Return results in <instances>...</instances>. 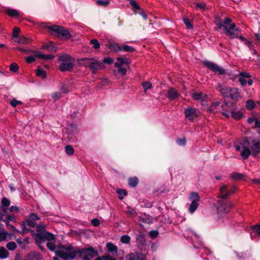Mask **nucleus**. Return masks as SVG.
I'll use <instances>...</instances> for the list:
<instances>
[{
	"instance_id": "dca6fc26",
	"label": "nucleus",
	"mask_w": 260,
	"mask_h": 260,
	"mask_svg": "<svg viewBox=\"0 0 260 260\" xmlns=\"http://www.w3.org/2000/svg\"><path fill=\"white\" fill-rule=\"evenodd\" d=\"M127 256L128 260H146L145 256L141 253H131Z\"/></svg>"
},
{
	"instance_id": "c756f323",
	"label": "nucleus",
	"mask_w": 260,
	"mask_h": 260,
	"mask_svg": "<svg viewBox=\"0 0 260 260\" xmlns=\"http://www.w3.org/2000/svg\"><path fill=\"white\" fill-rule=\"evenodd\" d=\"M192 96L195 100H202L205 99V95L203 92H193L192 94Z\"/></svg>"
},
{
	"instance_id": "20e7f679",
	"label": "nucleus",
	"mask_w": 260,
	"mask_h": 260,
	"mask_svg": "<svg viewBox=\"0 0 260 260\" xmlns=\"http://www.w3.org/2000/svg\"><path fill=\"white\" fill-rule=\"evenodd\" d=\"M203 63L204 66L210 69L215 74L222 75L225 74V70L224 69L213 62L206 60L203 61Z\"/></svg>"
},
{
	"instance_id": "e433bc0d",
	"label": "nucleus",
	"mask_w": 260,
	"mask_h": 260,
	"mask_svg": "<svg viewBox=\"0 0 260 260\" xmlns=\"http://www.w3.org/2000/svg\"><path fill=\"white\" fill-rule=\"evenodd\" d=\"M219 102H213L212 103L210 107L208 109V111L210 113L214 112V111L217 109L218 107L220 105Z\"/></svg>"
},
{
	"instance_id": "de8ad7c7",
	"label": "nucleus",
	"mask_w": 260,
	"mask_h": 260,
	"mask_svg": "<svg viewBox=\"0 0 260 260\" xmlns=\"http://www.w3.org/2000/svg\"><path fill=\"white\" fill-rule=\"evenodd\" d=\"M6 247L9 250H14L17 247V245L16 243L14 242H8L6 245Z\"/></svg>"
},
{
	"instance_id": "bf43d9fd",
	"label": "nucleus",
	"mask_w": 260,
	"mask_h": 260,
	"mask_svg": "<svg viewBox=\"0 0 260 260\" xmlns=\"http://www.w3.org/2000/svg\"><path fill=\"white\" fill-rule=\"evenodd\" d=\"M25 223L30 228H34L36 225V222L30 219H26Z\"/></svg>"
},
{
	"instance_id": "09e8293b",
	"label": "nucleus",
	"mask_w": 260,
	"mask_h": 260,
	"mask_svg": "<svg viewBox=\"0 0 260 260\" xmlns=\"http://www.w3.org/2000/svg\"><path fill=\"white\" fill-rule=\"evenodd\" d=\"M25 224H26V223H25V222H23V223L22 224H21V225L22 231L21 232H19L21 235H23L25 233H27L29 231H32L31 230L27 228L26 227Z\"/></svg>"
},
{
	"instance_id": "f8f14e48",
	"label": "nucleus",
	"mask_w": 260,
	"mask_h": 260,
	"mask_svg": "<svg viewBox=\"0 0 260 260\" xmlns=\"http://www.w3.org/2000/svg\"><path fill=\"white\" fill-rule=\"evenodd\" d=\"M117 62L114 63L115 68L120 67L123 65L128 66L131 63L130 59L126 57H118L116 58Z\"/></svg>"
},
{
	"instance_id": "a19ab883",
	"label": "nucleus",
	"mask_w": 260,
	"mask_h": 260,
	"mask_svg": "<svg viewBox=\"0 0 260 260\" xmlns=\"http://www.w3.org/2000/svg\"><path fill=\"white\" fill-rule=\"evenodd\" d=\"M121 51L131 53L134 52L135 51V49L134 47L127 45H124L122 46Z\"/></svg>"
},
{
	"instance_id": "0eeeda50",
	"label": "nucleus",
	"mask_w": 260,
	"mask_h": 260,
	"mask_svg": "<svg viewBox=\"0 0 260 260\" xmlns=\"http://www.w3.org/2000/svg\"><path fill=\"white\" fill-rule=\"evenodd\" d=\"M90 65L89 70L93 75L96 74L98 71L103 70L105 68L103 62H101L95 58H94Z\"/></svg>"
},
{
	"instance_id": "6e6552de",
	"label": "nucleus",
	"mask_w": 260,
	"mask_h": 260,
	"mask_svg": "<svg viewBox=\"0 0 260 260\" xmlns=\"http://www.w3.org/2000/svg\"><path fill=\"white\" fill-rule=\"evenodd\" d=\"M55 255L64 260H68V258L73 259L77 255L76 251H73L71 252H66L62 250H58L55 251Z\"/></svg>"
},
{
	"instance_id": "8fccbe9b",
	"label": "nucleus",
	"mask_w": 260,
	"mask_h": 260,
	"mask_svg": "<svg viewBox=\"0 0 260 260\" xmlns=\"http://www.w3.org/2000/svg\"><path fill=\"white\" fill-rule=\"evenodd\" d=\"M131 238L129 236L125 235L121 237L120 241L124 244H128L129 243Z\"/></svg>"
},
{
	"instance_id": "c85d7f7f",
	"label": "nucleus",
	"mask_w": 260,
	"mask_h": 260,
	"mask_svg": "<svg viewBox=\"0 0 260 260\" xmlns=\"http://www.w3.org/2000/svg\"><path fill=\"white\" fill-rule=\"evenodd\" d=\"M136 241L137 243L141 246H144L146 244L145 237L142 234H139L137 236Z\"/></svg>"
},
{
	"instance_id": "338daca9",
	"label": "nucleus",
	"mask_w": 260,
	"mask_h": 260,
	"mask_svg": "<svg viewBox=\"0 0 260 260\" xmlns=\"http://www.w3.org/2000/svg\"><path fill=\"white\" fill-rule=\"evenodd\" d=\"M186 139L185 138L178 139L177 140V144L179 145H183L184 146L186 144Z\"/></svg>"
},
{
	"instance_id": "37998d69",
	"label": "nucleus",
	"mask_w": 260,
	"mask_h": 260,
	"mask_svg": "<svg viewBox=\"0 0 260 260\" xmlns=\"http://www.w3.org/2000/svg\"><path fill=\"white\" fill-rule=\"evenodd\" d=\"M96 4L102 7H107L109 5V1L108 0H97Z\"/></svg>"
},
{
	"instance_id": "2eb2a0df",
	"label": "nucleus",
	"mask_w": 260,
	"mask_h": 260,
	"mask_svg": "<svg viewBox=\"0 0 260 260\" xmlns=\"http://www.w3.org/2000/svg\"><path fill=\"white\" fill-rule=\"evenodd\" d=\"M26 258L28 260H42L43 256L38 252L32 251L27 254Z\"/></svg>"
},
{
	"instance_id": "c03bdc74",
	"label": "nucleus",
	"mask_w": 260,
	"mask_h": 260,
	"mask_svg": "<svg viewBox=\"0 0 260 260\" xmlns=\"http://www.w3.org/2000/svg\"><path fill=\"white\" fill-rule=\"evenodd\" d=\"M183 22L185 24L186 28L189 29H192L193 25L190 22V20L187 18H183Z\"/></svg>"
},
{
	"instance_id": "a878e982",
	"label": "nucleus",
	"mask_w": 260,
	"mask_h": 260,
	"mask_svg": "<svg viewBox=\"0 0 260 260\" xmlns=\"http://www.w3.org/2000/svg\"><path fill=\"white\" fill-rule=\"evenodd\" d=\"M2 211L7 212L8 208L10 205V201L6 198H3L2 200Z\"/></svg>"
},
{
	"instance_id": "58836bf2",
	"label": "nucleus",
	"mask_w": 260,
	"mask_h": 260,
	"mask_svg": "<svg viewBox=\"0 0 260 260\" xmlns=\"http://www.w3.org/2000/svg\"><path fill=\"white\" fill-rule=\"evenodd\" d=\"M143 88L144 89V92H146L148 89L152 88V84L150 81H144L141 83Z\"/></svg>"
},
{
	"instance_id": "9d476101",
	"label": "nucleus",
	"mask_w": 260,
	"mask_h": 260,
	"mask_svg": "<svg viewBox=\"0 0 260 260\" xmlns=\"http://www.w3.org/2000/svg\"><path fill=\"white\" fill-rule=\"evenodd\" d=\"M184 114L185 118L191 121H193L194 118L198 116L196 109L190 107L185 109Z\"/></svg>"
},
{
	"instance_id": "4d7b16f0",
	"label": "nucleus",
	"mask_w": 260,
	"mask_h": 260,
	"mask_svg": "<svg viewBox=\"0 0 260 260\" xmlns=\"http://www.w3.org/2000/svg\"><path fill=\"white\" fill-rule=\"evenodd\" d=\"M252 230L255 232L257 236L260 238V224H257L252 226Z\"/></svg>"
},
{
	"instance_id": "423d86ee",
	"label": "nucleus",
	"mask_w": 260,
	"mask_h": 260,
	"mask_svg": "<svg viewBox=\"0 0 260 260\" xmlns=\"http://www.w3.org/2000/svg\"><path fill=\"white\" fill-rule=\"evenodd\" d=\"M34 236L35 241L37 243H43L45 240L50 241L55 238L53 234L48 232H45L44 233H35Z\"/></svg>"
},
{
	"instance_id": "79ce46f5",
	"label": "nucleus",
	"mask_w": 260,
	"mask_h": 260,
	"mask_svg": "<svg viewBox=\"0 0 260 260\" xmlns=\"http://www.w3.org/2000/svg\"><path fill=\"white\" fill-rule=\"evenodd\" d=\"M65 152L69 155H72L74 153V149L70 145H67L65 146Z\"/></svg>"
},
{
	"instance_id": "473e14b6",
	"label": "nucleus",
	"mask_w": 260,
	"mask_h": 260,
	"mask_svg": "<svg viewBox=\"0 0 260 260\" xmlns=\"http://www.w3.org/2000/svg\"><path fill=\"white\" fill-rule=\"evenodd\" d=\"M255 103L252 100L249 99L247 101L246 105V108L247 109L252 110L255 108Z\"/></svg>"
},
{
	"instance_id": "5701e85b",
	"label": "nucleus",
	"mask_w": 260,
	"mask_h": 260,
	"mask_svg": "<svg viewBox=\"0 0 260 260\" xmlns=\"http://www.w3.org/2000/svg\"><path fill=\"white\" fill-rule=\"evenodd\" d=\"M77 247H73L72 245H69L68 246L60 244L58 245L57 248L60 249H62L63 250H65L67 252H71L73 251H76L77 250Z\"/></svg>"
},
{
	"instance_id": "bb28decb",
	"label": "nucleus",
	"mask_w": 260,
	"mask_h": 260,
	"mask_svg": "<svg viewBox=\"0 0 260 260\" xmlns=\"http://www.w3.org/2000/svg\"><path fill=\"white\" fill-rule=\"evenodd\" d=\"M6 13L10 17H19L20 15V13L18 11L12 9H8L6 10Z\"/></svg>"
},
{
	"instance_id": "4468645a",
	"label": "nucleus",
	"mask_w": 260,
	"mask_h": 260,
	"mask_svg": "<svg viewBox=\"0 0 260 260\" xmlns=\"http://www.w3.org/2000/svg\"><path fill=\"white\" fill-rule=\"evenodd\" d=\"M179 96L180 94L174 88L171 87L168 89L167 97L171 100H175Z\"/></svg>"
},
{
	"instance_id": "f03ea898",
	"label": "nucleus",
	"mask_w": 260,
	"mask_h": 260,
	"mask_svg": "<svg viewBox=\"0 0 260 260\" xmlns=\"http://www.w3.org/2000/svg\"><path fill=\"white\" fill-rule=\"evenodd\" d=\"M47 24V23H45L43 24V26L50 30L51 35L54 36L62 40H68L72 37V35L69 30L66 27L57 25L48 26Z\"/></svg>"
},
{
	"instance_id": "39448f33",
	"label": "nucleus",
	"mask_w": 260,
	"mask_h": 260,
	"mask_svg": "<svg viewBox=\"0 0 260 260\" xmlns=\"http://www.w3.org/2000/svg\"><path fill=\"white\" fill-rule=\"evenodd\" d=\"M76 252L77 254H78L79 257H81L82 255L84 254L90 259H92L93 257L98 255L97 251L92 247L82 249H80L78 247H77Z\"/></svg>"
},
{
	"instance_id": "680f3d73",
	"label": "nucleus",
	"mask_w": 260,
	"mask_h": 260,
	"mask_svg": "<svg viewBox=\"0 0 260 260\" xmlns=\"http://www.w3.org/2000/svg\"><path fill=\"white\" fill-rule=\"evenodd\" d=\"M158 232L156 230H153L150 232L149 235L152 239L156 238L158 235Z\"/></svg>"
},
{
	"instance_id": "72a5a7b5",
	"label": "nucleus",
	"mask_w": 260,
	"mask_h": 260,
	"mask_svg": "<svg viewBox=\"0 0 260 260\" xmlns=\"http://www.w3.org/2000/svg\"><path fill=\"white\" fill-rule=\"evenodd\" d=\"M199 204L198 202L192 201L189 205V212L190 213H193L199 207Z\"/></svg>"
},
{
	"instance_id": "cd10ccee",
	"label": "nucleus",
	"mask_w": 260,
	"mask_h": 260,
	"mask_svg": "<svg viewBox=\"0 0 260 260\" xmlns=\"http://www.w3.org/2000/svg\"><path fill=\"white\" fill-rule=\"evenodd\" d=\"M189 199L191 202L194 201L199 202L200 200L199 194L197 192L193 191L191 192L190 193Z\"/></svg>"
},
{
	"instance_id": "3c124183",
	"label": "nucleus",
	"mask_w": 260,
	"mask_h": 260,
	"mask_svg": "<svg viewBox=\"0 0 260 260\" xmlns=\"http://www.w3.org/2000/svg\"><path fill=\"white\" fill-rule=\"evenodd\" d=\"M19 66L16 63H12L10 66V70L13 73L17 72Z\"/></svg>"
},
{
	"instance_id": "412c9836",
	"label": "nucleus",
	"mask_w": 260,
	"mask_h": 260,
	"mask_svg": "<svg viewBox=\"0 0 260 260\" xmlns=\"http://www.w3.org/2000/svg\"><path fill=\"white\" fill-rule=\"evenodd\" d=\"M108 47L111 51L117 52L121 51L122 46H119L117 43L109 41Z\"/></svg>"
},
{
	"instance_id": "e2e57ef3",
	"label": "nucleus",
	"mask_w": 260,
	"mask_h": 260,
	"mask_svg": "<svg viewBox=\"0 0 260 260\" xmlns=\"http://www.w3.org/2000/svg\"><path fill=\"white\" fill-rule=\"evenodd\" d=\"M52 97L54 100V101H57L61 97V93L60 92H54L52 94Z\"/></svg>"
},
{
	"instance_id": "c9c22d12",
	"label": "nucleus",
	"mask_w": 260,
	"mask_h": 260,
	"mask_svg": "<svg viewBox=\"0 0 260 260\" xmlns=\"http://www.w3.org/2000/svg\"><path fill=\"white\" fill-rule=\"evenodd\" d=\"M231 113V116L234 119L237 120L241 119L243 116V113L240 111L235 112L234 111H232Z\"/></svg>"
},
{
	"instance_id": "0e129e2a",
	"label": "nucleus",
	"mask_w": 260,
	"mask_h": 260,
	"mask_svg": "<svg viewBox=\"0 0 260 260\" xmlns=\"http://www.w3.org/2000/svg\"><path fill=\"white\" fill-rule=\"evenodd\" d=\"M8 233L4 231L0 233V241H4L7 238Z\"/></svg>"
},
{
	"instance_id": "7c9ffc66",
	"label": "nucleus",
	"mask_w": 260,
	"mask_h": 260,
	"mask_svg": "<svg viewBox=\"0 0 260 260\" xmlns=\"http://www.w3.org/2000/svg\"><path fill=\"white\" fill-rule=\"evenodd\" d=\"M9 255V252L4 247H0V258L5 259Z\"/></svg>"
},
{
	"instance_id": "b1692460",
	"label": "nucleus",
	"mask_w": 260,
	"mask_h": 260,
	"mask_svg": "<svg viewBox=\"0 0 260 260\" xmlns=\"http://www.w3.org/2000/svg\"><path fill=\"white\" fill-rule=\"evenodd\" d=\"M35 56L40 59H43L46 60H52L54 57V55L51 54H43L39 52H37Z\"/></svg>"
},
{
	"instance_id": "4c0bfd02",
	"label": "nucleus",
	"mask_w": 260,
	"mask_h": 260,
	"mask_svg": "<svg viewBox=\"0 0 260 260\" xmlns=\"http://www.w3.org/2000/svg\"><path fill=\"white\" fill-rule=\"evenodd\" d=\"M37 75L43 79L46 78L47 76L46 72L40 67L37 69Z\"/></svg>"
},
{
	"instance_id": "1a4fd4ad",
	"label": "nucleus",
	"mask_w": 260,
	"mask_h": 260,
	"mask_svg": "<svg viewBox=\"0 0 260 260\" xmlns=\"http://www.w3.org/2000/svg\"><path fill=\"white\" fill-rule=\"evenodd\" d=\"M233 88L222 85L218 83L216 87V89L221 93L224 98H229Z\"/></svg>"
},
{
	"instance_id": "aec40b11",
	"label": "nucleus",
	"mask_w": 260,
	"mask_h": 260,
	"mask_svg": "<svg viewBox=\"0 0 260 260\" xmlns=\"http://www.w3.org/2000/svg\"><path fill=\"white\" fill-rule=\"evenodd\" d=\"M94 58L93 57H92V58H88V57H85V58H82L81 59H80L79 60V62H80V63L86 67V68H88L89 69L90 68L91 65H90V63L92 62Z\"/></svg>"
},
{
	"instance_id": "052dcab7",
	"label": "nucleus",
	"mask_w": 260,
	"mask_h": 260,
	"mask_svg": "<svg viewBox=\"0 0 260 260\" xmlns=\"http://www.w3.org/2000/svg\"><path fill=\"white\" fill-rule=\"evenodd\" d=\"M47 246L48 248L51 251H55L56 249V247L55 246L54 243L51 242H48L47 243Z\"/></svg>"
},
{
	"instance_id": "393cba45",
	"label": "nucleus",
	"mask_w": 260,
	"mask_h": 260,
	"mask_svg": "<svg viewBox=\"0 0 260 260\" xmlns=\"http://www.w3.org/2000/svg\"><path fill=\"white\" fill-rule=\"evenodd\" d=\"M245 176L241 173L233 172L231 174V178L235 181L245 180Z\"/></svg>"
},
{
	"instance_id": "49530a36",
	"label": "nucleus",
	"mask_w": 260,
	"mask_h": 260,
	"mask_svg": "<svg viewBox=\"0 0 260 260\" xmlns=\"http://www.w3.org/2000/svg\"><path fill=\"white\" fill-rule=\"evenodd\" d=\"M30 40L24 37H20L18 38V43L21 44H28L29 43Z\"/></svg>"
},
{
	"instance_id": "6e6d98bb",
	"label": "nucleus",
	"mask_w": 260,
	"mask_h": 260,
	"mask_svg": "<svg viewBox=\"0 0 260 260\" xmlns=\"http://www.w3.org/2000/svg\"><path fill=\"white\" fill-rule=\"evenodd\" d=\"M259 120L260 121V115L258 116H254L253 117H249L247 120L248 123L251 124L253 122H254V124H255V121Z\"/></svg>"
},
{
	"instance_id": "4be33fe9",
	"label": "nucleus",
	"mask_w": 260,
	"mask_h": 260,
	"mask_svg": "<svg viewBox=\"0 0 260 260\" xmlns=\"http://www.w3.org/2000/svg\"><path fill=\"white\" fill-rule=\"evenodd\" d=\"M58 60L62 62L75 61L74 58L67 54H63L60 55L58 58Z\"/></svg>"
},
{
	"instance_id": "7ed1b4c3",
	"label": "nucleus",
	"mask_w": 260,
	"mask_h": 260,
	"mask_svg": "<svg viewBox=\"0 0 260 260\" xmlns=\"http://www.w3.org/2000/svg\"><path fill=\"white\" fill-rule=\"evenodd\" d=\"M231 208V202L225 200H219L217 207V211L219 217H222L230 211Z\"/></svg>"
},
{
	"instance_id": "5fc2aeb1",
	"label": "nucleus",
	"mask_w": 260,
	"mask_h": 260,
	"mask_svg": "<svg viewBox=\"0 0 260 260\" xmlns=\"http://www.w3.org/2000/svg\"><path fill=\"white\" fill-rule=\"evenodd\" d=\"M129 4L134 9L139 11L142 10L139 5L135 2V0L131 1L129 2Z\"/></svg>"
},
{
	"instance_id": "13d9d810",
	"label": "nucleus",
	"mask_w": 260,
	"mask_h": 260,
	"mask_svg": "<svg viewBox=\"0 0 260 260\" xmlns=\"http://www.w3.org/2000/svg\"><path fill=\"white\" fill-rule=\"evenodd\" d=\"M22 103V102L21 101H18L15 99L12 100L10 103V105L13 107H16L18 105L21 104Z\"/></svg>"
},
{
	"instance_id": "f3484780",
	"label": "nucleus",
	"mask_w": 260,
	"mask_h": 260,
	"mask_svg": "<svg viewBox=\"0 0 260 260\" xmlns=\"http://www.w3.org/2000/svg\"><path fill=\"white\" fill-rule=\"evenodd\" d=\"M229 193L228 186L223 185L220 189V195L219 196V197L223 200L226 199L230 196Z\"/></svg>"
},
{
	"instance_id": "f257e3e1",
	"label": "nucleus",
	"mask_w": 260,
	"mask_h": 260,
	"mask_svg": "<svg viewBox=\"0 0 260 260\" xmlns=\"http://www.w3.org/2000/svg\"><path fill=\"white\" fill-rule=\"evenodd\" d=\"M252 128L255 129L259 137H244L239 145L235 146L236 151L241 152L243 159H248L250 155L255 157L260 153V121L256 120L255 124Z\"/></svg>"
},
{
	"instance_id": "ddd939ff",
	"label": "nucleus",
	"mask_w": 260,
	"mask_h": 260,
	"mask_svg": "<svg viewBox=\"0 0 260 260\" xmlns=\"http://www.w3.org/2000/svg\"><path fill=\"white\" fill-rule=\"evenodd\" d=\"M41 49H46L50 52H55L58 49L57 45L52 42H49L42 46Z\"/></svg>"
},
{
	"instance_id": "f704fd0d",
	"label": "nucleus",
	"mask_w": 260,
	"mask_h": 260,
	"mask_svg": "<svg viewBox=\"0 0 260 260\" xmlns=\"http://www.w3.org/2000/svg\"><path fill=\"white\" fill-rule=\"evenodd\" d=\"M116 192L118 194V199L122 200L123 196H126L127 194V191L125 189L118 188L116 189Z\"/></svg>"
},
{
	"instance_id": "603ef678",
	"label": "nucleus",
	"mask_w": 260,
	"mask_h": 260,
	"mask_svg": "<svg viewBox=\"0 0 260 260\" xmlns=\"http://www.w3.org/2000/svg\"><path fill=\"white\" fill-rule=\"evenodd\" d=\"M20 32V29L17 26L13 28L12 36L13 38H18L19 33Z\"/></svg>"
},
{
	"instance_id": "a211bd4d",
	"label": "nucleus",
	"mask_w": 260,
	"mask_h": 260,
	"mask_svg": "<svg viewBox=\"0 0 260 260\" xmlns=\"http://www.w3.org/2000/svg\"><path fill=\"white\" fill-rule=\"evenodd\" d=\"M230 99H231L235 103L239 101L241 99V96L237 88H233L232 90V92H231V94L229 96Z\"/></svg>"
},
{
	"instance_id": "69168bd1",
	"label": "nucleus",
	"mask_w": 260,
	"mask_h": 260,
	"mask_svg": "<svg viewBox=\"0 0 260 260\" xmlns=\"http://www.w3.org/2000/svg\"><path fill=\"white\" fill-rule=\"evenodd\" d=\"M91 223L92 225L94 226H98L100 225V222L98 218H93L91 220Z\"/></svg>"
},
{
	"instance_id": "ea45409f",
	"label": "nucleus",
	"mask_w": 260,
	"mask_h": 260,
	"mask_svg": "<svg viewBox=\"0 0 260 260\" xmlns=\"http://www.w3.org/2000/svg\"><path fill=\"white\" fill-rule=\"evenodd\" d=\"M107 247L109 252H116L117 247L113 243L109 242L107 243Z\"/></svg>"
},
{
	"instance_id": "864d4df0",
	"label": "nucleus",
	"mask_w": 260,
	"mask_h": 260,
	"mask_svg": "<svg viewBox=\"0 0 260 260\" xmlns=\"http://www.w3.org/2000/svg\"><path fill=\"white\" fill-rule=\"evenodd\" d=\"M101 62H103V64L106 63L107 64L110 65L113 62V59L110 57H105L102 60V61H101Z\"/></svg>"
},
{
	"instance_id": "6ab92c4d",
	"label": "nucleus",
	"mask_w": 260,
	"mask_h": 260,
	"mask_svg": "<svg viewBox=\"0 0 260 260\" xmlns=\"http://www.w3.org/2000/svg\"><path fill=\"white\" fill-rule=\"evenodd\" d=\"M224 33L228 36H229L230 39H233L235 38L239 39L240 36L239 35L238 32H235L234 30L231 31L230 29H228V26L224 27Z\"/></svg>"
},
{
	"instance_id": "a18cd8bd",
	"label": "nucleus",
	"mask_w": 260,
	"mask_h": 260,
	"mask_svg": "<svg viewBox=\"0 0 260 260\" xmlns=\"http://www.w3.org/2000/svg\"><path fill=\"white\" fill-rule=\"evenodd\" d=\"M90 44L93 45V48L95 49H98L100 47V44L98 40L96 39H91L90 41Z\"/></svg>"
},
{
	"instance_id": "774afa93",
	"label": "nucleus",
	"mask_w": 260,
	"mask_h": 260,
	"mask_svg": "<svg viewBox=\"0 0 260 260\" xmlns=\"http://www.w3.org/2000/svg\"><path fill=\"white\" fill-rule=\"evenodd\" d=\"M60 90L63 93H67L69 92L68 87L65 84H63L60 88Z\"/></svg>"
},
{
	"instance_id": "9b49d317",
	"label": "nucleus",
	"mask_w": 260,
	"mask_h": 260,
	"mask_svg": "<svg viewBox=\"0 0 260 260\" xmlns=\"http://www.w3.org/2000/svg\"><path fill=\"white\" fill-rule=\"evenodd\" d=\"M74 62L75 61L61 62L58 67V69L61 72H71L73 70L75 66Z\"/></svg>"
},
{
	"instance_id": "2f4dec72",
	"label": "nucleus",
	"mask_w": 260,
	"mask_h": 260,
	"mask_svg": "<svg viewBox=\"0 0 260 260\" xmlns=\"http://www.w3.org/2000/svg\"><path fill=\"white\" fill-rule=\"evenodd\" d=\"M139 180L137 177H134L128 179V185L133 187H135L138 184Z\"/></svg>"
}]
</instances>
